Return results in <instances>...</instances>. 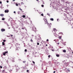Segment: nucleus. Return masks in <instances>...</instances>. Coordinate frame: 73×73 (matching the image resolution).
Here are the masks:
<instances>
[{"mask_svg":"<svg viewBox=\"0 0 73 73\" xmlns=\"http://www.w3.org/2000/svg\"><path fill=\"white\" fill-rule=\"evenodd\" d=\"M44 21H45V24H47V25H48V28L50 29V28L51 27V25H52V23H50V24H48V21H47V20L46 19H44Z\"/></svg>","mask_w":73,"mask_h":73,"instance_id":"obj_1","label":"nucleus"},{"mask_svg":"<svg viewBox=\"0 0 73 73\" xmlns=\"http://www.w3.org/2000/svg\"><path fill=\"white\" fill-rule=\"evenodd\" d=\"M36 28L35 27H33V31H36Z\"/></svg>","mask_w":73,"mask_h":73,"instance_id":"obj_2","label":"nucleus"},{"mask_svg":"<svg viewBox=\"0 0 73 73\" xmlns=\"http://www.w3.org/2000/svg\"><path fill=\"white\" fill-rule=\"evenodd\" d=\"M5 13H8L9 12V10H5Z\"/></svg>","mask_w":73,"mask_h":73,"instance_id":"obj_3","label":"nucleus"},{"mask_svg":"<svg viewBox=\"0 0 73 73\" xmlns=\"http://www.w3.org/2000/svg\"><path fill=\"white\" fill-rule=\"evenodd\" d=\"M2 73H5V70H2Z\"/></svg>","mask_w":73,"mask_h":73,"instance_id":"obj_4","label":"nucleus"},{"mask_svg":"<svg viewBox=\"0 0 73 73\" xmlns=\"http://www.w3.org/2000/svg\"><path fill=\"white\" fill-rule=\"evenodd\" d=\"M5 30L4 29H1V31H2V32H4V31H5Z\"/></svg>","mask_w":73,"mask_h":73,"instance_id":"obj_5","label":"nucleus"},{"mask_svg":"<svg viewBox=\"0 0 73 73\" xmlns=\"http://www.w3.org/2000/svg\"><path fill=\"white\" fill-rule=\"evenodd\" d=\"M4 14H1V15H0V16H1L2 17H3V16H4Z\"/></svg>","mask_w":73,"mask_h":73,"instance_id":"obj_6","label":"nucleus"},{"mask_svg":"<svg viewBox=\"0 0 73 73\" xmlns=\"http://www.w3.org/2000/svg\"><path fill=\"white\" fill-rule=\"evenodd\" d=\"M50 20H51V21H53V20H54V19L53 18H51L50 19Z\"/></svg>","mask_w":73,"mask_h":73,"instance_id":"obj_7","label":"nucleus"},{"mask_svg":"<svg viewBox=\"0 0 73 73\" xmlns=\"http://www.w3.org/2000/svg\"><path fill=\"white\" fill-rule=\"evenodd\" d=\"M58 38L60 39H61V36H59Z\"/></svg>","mask_w":73,"mask_h":73,"instance_id":"obj_8","label":"nucleus"},{"mask_svg":"<svg viewBox=\"0 0 73 73\" xmlns=\"http://www.w3.org/2000/svg\"><path fill=\"white\" fill-rule=\"evenodd\" d=\"M2 45H5V44H4V42H2Z\"/></svg>","mask_w":73,"mask_h":73,"instance_id":"obj_9","label":"nucleus"},{"mask_svg":"<svg viewBox=\"0 0 73 73\" xmlns=\"http://www.w3.org/2000/svg\"><path fill=\"white\" fill-rule=\"evenodd\" d=\"M63 52H66V50H63Z\"/></svg>","mask_w":73,"mask_h":73,"instance_id":"obj_10","label":"nucleus"},{"mask_svg":"<svg viewBox=\"0 0 73 73\" xmlns=\"http://www.w3.org/2000/svg\"><path fill=\"white\" fill-rule=\"evenodd\" d=\"M22 17L23 18H25V15H23L22 16Z\"/></svg>","mask_w":73,"mask_h":73,"instance_id":"obj_11","label":"nucleus"},{"mask_svg":"<svg viewBox=\"0 0 73 73\" xmlns=\"http://www.w3.org/2000/svg\"><path fill=\"white\" fill-rule=\"evenodd\" d=\"M54 31H57V30H56V29H54Z\"/></svg>","mask_w":73,"mask_h":73,"instance_id":"obj_12","label":"nucleus"},{"mask_svg":"<svg viewBox=\"0 0 73 73\" xmlns=\"http://www.w3.org/2000/svg\"><path fill=\"white\" fill-rule=\"evenodd\" d=\"M2 20H5V19H4V18H2Z\"/></svg>","mask_w":73,"mask_h":73,"instance_id":"obj_13","label":"nucleus"},{"mask_svg":"<svg viewBox=\"0 0 73 73\" xmlns=\"http://www.w3.org/2000/svg\"><path fill=\"white\" fill-rule=\"evenodd\" d=\"M5 54H6V53H8V51L5 52Z\"/></svg>","mask_w":73,"mask_h":73,"instance_id":"obj_14","label":"nucleus"},{"mask_svg":"<svg viewBox=\"0 0 73 73\" xmlns=\"http://www.w3.org/2000/svg\"><path fill=\"white\" fill-rule=\"evenodd\" d=\"M56 56H57V57H59V55H58V54H56Z\"/></svg>","mask_w":73,"mask_h":73,"instance_id":"obj_15","label":"nucleus"},{"mask_svg":"<svg viewBox=\"0 0 73 73\" xmlns=\"http://www.w3.org/2000/svg\"><path fill=\"white\" fill-rule=\"evenodd\" d=\"M30 40L31 41V42H33V40H32V39H31Z\"/></svg>","mask_w":73,"mask_h":73,"instance_id":"obj_16","label":"nucleus"},{"mask_svg":"<svg viewBox=\"0 0 73 73\" xmlns=\"http://www.w3.org/2000/svg\"><path fill=\"white\" fill-rule=\"evenodd\" d=\"M27 50L26 49H25V52H27Z\"/></svg>","mask_w":73,"mask_h":73,"instance_id":"obj_17","label":"nucleus"},{"mask_svg":"<svg viewBox=\"0 0 73 73\" xmlns=\"http://www.w3.org/2000/svg\"><path fill=\"white\" fill-rule=\"evenodd\" d=\"M3 56H5V53H3Z\"/></svg>","mask_w":73,"mask_h":73,"instance_id":"obj_18","label":"nucleus"},{"mask_svg":"<svg viewBox=\"0 0 73 73\" xmlns=\"http://www.w3.org/2000/svg\"><path fill=\"white\" fill-rule=\"evenodd\" d=\"M21 4H22V5H23V4H24V3L23 2H21Z\"/></svg>","mask_w":73,"mask_h":73,"instance_id":"obj_19","label":"nucleus"},{"mask_svg":"<svg viewBox=\"0 0 73 73\" xmlns=\"http://www.w3.org/2000/svg\"><path fill=\"white\" fill-rule=\"evenodd\" d=\"M41 7H44V5H41Z\"/></svg>","mask_w":73,"mask_h":73,"instance_id":"obj_20","label":"nucleus"},{"mask_svg":"<svg viewBox=\"0 0 73 73\" xmlns=\"http://www.w3.org/2000/svg\"><path fill=\"white\" fill-rule=\"evenodd\" d=\"M3 41L4 42H5V41H6V40H3Z\"/></svg>","mask_w":73,"mask_h":73,"instance_id":"obj_21","label":"nucleus"},{"mask_svg":"<svg viewBox=\"0 0 73 73\" xmlns=\"http://www.w3.org/2000/svg\"><path fill=\"white\" fill-rule=\"evenodd\" d=\"M50 55H49L48 56V58H50Z\"/></svg>","mask_w":73,"mask_h":73,"instance_id":"obj_22","label":"nucleus"},{"mask_svg":"<svg viewBox=\"0 0 73 73\" xmlns=\"http://www.w3.org/2000/svg\"><path fill=\"white\" fill-rule=\"evenodd\" d=\"M18 14H20V11H19L18 12Z\"/></svg>","mask_w":73,"mask_h":73,"instance_id":"obj_23","label":"nucleus"},{"mask_svg":"<svg viewBox=\"0 0 73 73\" xmlns=\"http://www.w3.org/2000/svg\"><path fill=\"white\" fill-rule=\"evenodd\" d=\"M41 15L42 16H44V14H41Z\"/></svg>","mask_w":73,"mask_h":73,"instance_id":"obj_24","label":"nucleus"},{"mask_svg":"<svg viewBox=\"0 0 73 73\" xmlns=\"http://www.w3.org/2000/svg\"><path fill=\"white\" fill-rule=\"evenodd\" d=\"M23 63H25V62H26V61H24L23 62Z\"/></svg>","mask_w":73,"mask_h":73,"instance_id":"obj_25","label":"nucleus"},{"mask_svg":"<svg viewBox=\"0 0 73 73\" xmlns=\"http://www.w3.org/2000/svg\"><path fill=\"white\" fill-rule=\"evenodd\" d=\"M33 61V64H35V62L33 61Z\"/></svg>","mask_w":73,"mask_h":73,"instance_id":"obj_26","label":"nucleus"},{"mask_svg":"<svg viewBox=\"0 0 73 73\" xmlns=\"http://www.w3.org/2000/svg\"><path fill=\"white\" fill-rule=\"evenodd\" d=\"M68 72H70V70H69V69H68Z\"/></svg>","mask_w":73,"mask_h":73,"instance_id":"obj_27","label":"nucleus"},{"mask_svg":"<svg viewBox=\"0 0 73 73\" xmlns=\"http://www.w3.org/2000/svg\"><path fill=\"white\" fill-rule=\"evenodd\" d=\"M16 6H18V4L16 3Z\"/></svg>","mask_w":73,"mask_h":73,"instance_id":"obj_28","label":"nucleus"},{"mask_svg":"<svg viewBox=\"0 0 73 73\" xmlns=\"http://www.w3.org/2000/svg\"><path fill=\"white\" fill-rule=\"evenodd\" d=\"M39 43H37V45H39Z\"/></svg>","mask_w":73,"mask_h":73,"instance_id":"obj_29","label":"nucleus"},{"mask_svg":"<svg viewBox=\"0 0 73 73\" xmlns=\"http://www.w3.org/2000/svg\"><path fill=\"white\" fill-rule=\"evenodd\" d=\"M27 72H29V70H27Z\"/></svg>","mask_w":73,"mask_h":73,"instance_id":"obj_30","label":"nucleus"},{"mask_svg":"<svg viewBox=\"0 0 73 73\" xmlns=\"http://www.w3.org/2000/svg\"><path fill=\"white\" fill-rule=\"evenodd\" d=\"M0 68H3V67H2V66H0Z\"/></svg>","mask_w":73,"mask_h":73,"instance_id":"obj_31","label":"nucleus"},{"mask_svg":"<svg viewBox=\"0 0 73 73\" xmlns=\"http://www.w3.org/2000/svg\"><path fill=\"white\" fill-rule=\"evenodd\" d=\"M19 9L20 10V11H22V10L21 9V8H19Z\"/></svg>","mask_w":73,"mask_h":73,"instance_id":"obj_32","label":"nucleus"},{"mask_svg":"<svg viewBox=\"0 0 73 73\" xmlns=\"http://www.w3.org/2000/svg\"><path fill=\"white\" fill-rule=\"evenodd\" d=\"M2 3V2L1 1H0V4H1Z\"/></svg>","mask_w":73,"mask_h":73,"instance_id":"obj_33","label":"nucleus"},{"mask_svg":"<svg viewBox=\"0 0 73 73\" xmlns=\"http://www.w3.org/2000/svg\"><path fill=\"white\" fill-rule=\"evenodd\" d=\"M22 29H24V27H22Z\"/></svg>","mask_w":73,"mask_h":73,"instance_id":"obj_34","label":"nucleus"},{"mask_svg":"<svg viewBox=\"0 0 73 73\" xmlns=\"http://www.w3.org/2000/svg\"><path fill=\"white\" fill-rule=\"evenodd\" d=\"M46 41H49V40H48V39H47Z\"/></svg>","mask_w":73,"mask_h":73,"instance_id":"obj_35","label":"nucleus"},{"mask_svg":"<svg viewBox=\"0 0 73 73\" xmlns=\"http://www.w3.org/2000/svg\"><path fill=\"white\" fill-rule=\"evenodd\" d=\"M7 3H9V1H7Z\"/></svg>","mask_w":73,"mask_h":73,"instance_id":"obj_36","label":"nucleus"},{"mask_svg":"<svg viewBox=\"0 0 73 73\" xmlns=\"http://www.w3.org/2000/svg\"><path fill=\"white\" fill-rule=\"evenodd\" d=\"M56 73V71H54L53 73Z\"/></svg>","mask_w":73,"mask_h":73,"instance_id":"obj_37","label":"nucleus"},{"mask_svg":"<svg viewBox=\"0 0 73 73\" xmlns=\"http://www.w3.org/2000/svg\"><path fill=\"white\" fill-rule=\"evenodd\" d=\"M11 37H12V36H13V35H11Z\"/></svg>","mask_w":73,"mask_h":73,"instance_id":"obj_38","label":"nucleus"},{"mask_svg":"<svg viewBox=\"0 0 73 73\" xmlns=\"http://www.w3.org/2000/svg\"><path fill=\"white\" fill-rule=\"evenodd\" d=\"M14 13H16V12L15 11H14Z\"/></svg>","mask_w":73,"mask_h":73,"instance_id":"obj_39","label":"nucleus"},{"mask_svg":"<svg viewBox=\"0 0 73 73\" xmlns=\"http://www.w3.org/2000/svg\"><path fill=\"white\" fill-rule=\"evenodd\" d=\"M58 20H59L58 19H57V21H58Z\"/></svg>","mask_w":73,"mask_h":73,"instance_id":"obj_40","label":"nucleus"},{"mask_svg":"<svg viewBox=\"0 0 73 73\" xmlns=\"http://www.w3.org/2000/svg\"><path fill=\"white\" fill-rule=\"evenodd\" d=\"M46 46H48V44H46Z\"/></svg>","mask_w":73,"mask_h":73,"instance_id":"obj_41","label":"nucleus"},{"mask_svg":"<svg viewBox=\"0 0 73 73\" xmlns=\"http://www.w3.org/2000/svg\"><path fill=\"white\" fill-rule=\"evenodd\" d=\"M52 50L53 51H54V50Z\"/></svg>","mask_w":73,"mask_h":73,"instance_id":"obj_42","label":"nucleus"},{"mask_svg":"<svg viewBox=\"0 0 73 73\" xmlns=\"http://www.w3.org/2000/svg\"><path fill=\"white\" fill-rule=\"evenodd\" d=\"M72 29H73V27H72Z\"/></svg>","mask_w":73,"mask_h":73,"instance_id":"obj_43","label":"nucleus"},{"mask_svg":"<svg viewBox=\"0 0 73 73\" xmlns=\"http://www.w3.org/2000/svg\"><path fill=\"white\" fill-rule=\"evenodd\" d=\"M41 44H43V43H42V42H41Z\"/></svg>","mask_w":73,"mask_h":73,"instance_id":"obj_44","label":"nucleus"},{"mask_svg":"<svg viewBox=\"0 0 73 73\" xmlns=\"http://www.w3.org/2000/svg\"><path fill=\"white\" fill-rule=\"evenodd\" d=\"M58 44H60V43L59 42L58 43Z\"/></svg>","mask_w":73,"mask_h":73,"instance_id":"obj_45","label":"nucleus"},{"mask_svg":"<svg viewBox=\"0 0 73 73\" xmlns=\"http://www.w3.org/2000/svg\"><path fill=\"white\" fill-rule=\"evenodd\" d=\"M13 1H15V0H13Z\"/></svg>","mask_w":73,"mask_h":73,"instance_id":"obj_46","label":"nucleus"},{"mask_svg":"<svg viewBox=\"0 0 73 73\" xmlns=\"http://www.w3.org/2000/svg\"><path fill=\"white\" fill-rule=\"evenodd\" d=\"M18 32V31H17V32H16V33H17Z\"/></svg>","mask_w":73,"mask_h":73,"instance_id":"obj_47","label":"nucleus"},{"mask_svg":"<svg viewBox=\"0 0 73 73\" xmlns=\"http://www.w3.org/2000/svg\"><path fill=\"white\" fill-rule=\"evenodd\" d=\"M36 1H38V0H36Z\"/></svg>","mask_w":73,"mask_h":73,"instance_id":"obj_48","label":"nucleus"},{"mask_svg":"<svg viewBox=\"0 0 73 73\" xmlns=\"http://www.w3.org/2000/svg\"><path fill=\"white\" fill-rule=\"evenodd\" d=\"M40 45L41 46V44H40Z\"/></svg>","mask_w":73,"mask_h":73,"instance_id":"obj_49","label":"nucleus"},{"mask_svg":"<svg viewBox=\"0 0 73 73\" xmlns=\"http://www.w3.org/2000/svg\"><path fill=\"white\" fill-rule=\"evenodd\" d=\"M72 54H73V52H72Z\"/></svg>","mask_w":73,"mask_h":73,"instance_id":"obj_50","label":"nucleus"},{"mask_svg":"<svg viewBox=\"0 0 73 73\" xmlns=\"http://www.w3.org/2000/svg\"><path fill=\"white\" fill-rule=\"evenodd\" d=\"M70 49H71V48H70Z\"/></svg>","mask_w":73,"mask_h":73,"instance_id":"obj_51","label":"nucleus"},{"mask_svg":"<svg viewBox=\"0 0 73 73\" xmlns=\"http://www.w3.org/2000/svg\"><path fill=\"white\" fill-rule=\"evenodd\" d=\"M32 36H33V35H32Z\"/></svg>","mask_w":73,"mask_h":73,"instance_id":"obj_52","label":"nucleus"},{"mask_svg":"<svg viewBox=\"0 0 73 73\" xmlns=\"http://www.w3.org/2000/svg\"><path fill=\"white\" fill-rule=\"evenodd\" d=\"M22 1H23V0H21Z\"/></svg>","mask_w":73,"mask_h":73,"instance_id":"obj_53","label":"nucleus"},{"mask_svg":"<svg viewBox=\"0 0 73 73\" xmlns=\"http://www.w3.org/2000/svg\"><path fill=\"white\" fill-rule=\"evenodd\" d=\"M19 5H20V3H19Z\"/></svg>","mask_w":73,"mask_h":73,"instance_id":"obj_54","label":"nucleus"},{"mask_svg":"<svg viewBox=\"0 0 73 73\" xmlns=\"http://www.w3.org/2000/svg\"><path fill=\"white\" fill-rule=\"evenodd\" d=\"M55 40H54V41H55Z\"/></svg>","mask_w":73,"mask_h":73,"instance_id":"obj_55","label":"nucleus"}]
</instances>
